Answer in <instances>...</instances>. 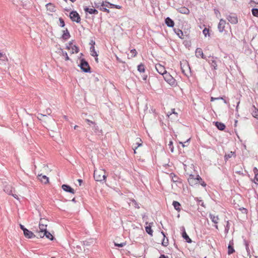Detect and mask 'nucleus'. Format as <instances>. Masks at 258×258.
<instances>
[{"instance_id": "3c124183", "label": "nucleus", "mask_w": 258, "mask_h": 258, "mask_svg": "<svg viewBox=\"0 0 258 258\" xmlns=\"http://www.w3.org/2000/svg\"><path fill=\"white\" fill-rule=\"evenodd\" d=\"M254 181L256 184H258V173L255 174Z\"/></svg>"}, {"instance_id": "4468645a", "label": "nucleus", "mask_w": 258, "mask_h": 258, "mask_svg": "<svg viewBox=\"0 0 258 258\" xmlns=\"http://www.w3.org/2000/svg\"><path fill=\"white\" fill-rule=\"evenodd\" d=\"M105 7L109 8H115L117 9H121L122 7L119 5L111 4L107 1H105Z\"/></svg>"}, {"instance_id": "bf43d9fd", "label": "nucleus", "mask_w": 258, "mask_h": 258, "mask_svg": "<svg viewBox=\"0 0 258 258\" xmlns=\"http://www.w3.org/2000/svg\"><path fill=\"white\" fill-rule=\"evenodd\" d=\"M147 79H148L147 75H144L142 76V79L144 81H146L147 80Z\"/></svg>"}, {"instance_id": "5fc2aeb1", "label": "nucleus", "mask_w": 258, "mask_h": 258, "mask_svg": "<svg viewBox=\"0 0 258 258\" xmlns=\"http://www.w3.org/2000/svg\"><path fill=\"white\" fill-rule=\"evenodd\" d=\"M195 180H196V183H198V182H199L200 180H202L201 177L199 175L197 176V177L195 179Z\"/></svg>"}, {"instance_id": "9d476101", "label": "nucleus", "mask_w": 258, "mask_h": 258, "mask_svg": "<svg viewBox=\"0 0 258 258\" xmlns=\"http://www.w3.org/2000/svg\"><path fill=\"white\" fill-rule=\"evenodd\" d=\"M196 56L198 58L201 57L203 59H207L206 57L204 55L203 50L201 48H197L196 50Z\"/></svg>"}, {"instance_id": "72a5a7b5", "label": "nucleus", "mask_w": 258, "mask_h": 258, "mask_svg": "<svg viewBox=\"0 0 258 258\" xmlns=\"http://www.w3.org/2000/svg\"><path fill=\"white\" fill-rule=\"evenodd\" d=\"M0 61H3L4 62L8 61L7 57L5 54L0 53Z\"/></svg>"}, {"instance_id": "58836bf2", "label": "nucleus", "mask_w": 258, "mask_h": 258, "mask_svg": "<svg viewBox=\"0 0 258 258\" xmlns=\"http://www.w3.org/2000/svg\"><path fill=\"white\" fill-rule=\"evenodd\" d=\"M168 148L170 149V151L171 152H173L174 151V147L173 145V142L172 141H170L168 145Z\"/></svg>"}, {"instance_id": "f257e3e1", "label": "nucleus", "mask_w": 258, "mask_h": 258, "mask_svg": "<svg viewBox=\"0 0 258 258\" xmlns=\"http://www.w3.org/2000/svg\"><path fill=\"white\" fill-rule=\"evenodd\" d=\"M79 67L81 68L82 71L85 73L91 72V68L88 62L84 58L80 59V63L79 64Z\"/></svg>"}, {"instance_id": "de8ad7c7", "label": "nucleus", "mask_w": 258, "mask_h": 258, "mask_svg": "<svg viewBox=\"0 0 258 258\" xmlns=\"http://www.w3.org/2000/svg\"><path fill=\"white\" fill-rule=\"evenodd\" d=\"M175 210H177V201H174L172 203Z\"/></svg>"}, {"instance_id": "aec40b11", "label": "nucleus", "mask_w": 258, "mask_h": 258, "mask_svg": "<svg viewBox=\"0 0 258 258\" xmlns=\"http://www.w3.org/2000/svg\"><path fill=\"white\" fill-rule=\"evenodd\" d=\"M165 80L171 85L173 86L175 84V80L169 75Z\"/></svg>"}, {"instance_id": "ea45409f", "label": "nucleus", "mask_w": 258, "mask_h": 258, "mask_svg": "<svg viewBox=\"0 0 258 258\" xmlns=\"http://www.w3.org/2000/svg\"><path fill=\"white\" fill-rule=\"evenodd\" d=\"M251 11L252 15L255 17H258V9H252Z\"/></svg>"}, {"instance_id": "1a4fd4ad", "label": "nucleus", "mask_w": 258, "mask_h": 258, "mask_svg": "<svg viewBox=\"0 0 258 258\" xmlns=\"http://www.w3.org/2000/svg\"><path fill=\"white\" fill-rule=\"evenodd\" d=\"M4 191L9 195H12L15 199H18V197L16 195L13 194V188L11 186H6Z\"/></svg>"}, {"instance_id": "423d86ee", "label": "nucleus", "mask_w": 258, "mask_h": 258, "mask_svg": "<svg viewBox=\"0 0 258 258\" xmlns=\"http://www.w3.org/2000/svg\"><path fill=\"white\" fill-rule=\"evenodd\" d=\"M227 19L231 24H235L238 23V19L234 14H230L227 16Z\"/></svg>"}, {"instance_id": "49530a36", "label": "nucleus", "mask_w": 258, "mask_h": 258, "mask_svg": "<svg viewBox=\"0 0 258 258\" xmlns=\"http://www.w3.org/2000/svg\"><path fill=\"white\" fill-rule=\"evenodd\" d=\"M183 43L186 47H189L190 44V42L186 40H184Z\"/></svg>"}, {"instance_id": "79ce46f5", "label": "nucleus", "mask_w": 258, "mask_h": 258, "mask_svg": "<svg viewBox=\"0 0 258 258\" xmlns=\"http://www.w3.org/2000/svg\"><path fill=\"white\" fill-rule=\"evenodd\" d=\"M59 23H60V25L59 26L61 27H64V26H65V23H64V20H63L62 18H59Z\"/></svg>"}, {"instance_id": "7c9ffc66", "label": "nucleus", "mask_w": 258, "mask_h": 258, "mask_svg": "<svg viewBox=\"0 0 258 258\" xmlns=\"http://www.w3.org/2000/svg\"><path fill=\"white\" fill-rule=\"evenodd\" d=\"M90 54L92 56L94 57H97L98 56V53L95 51V47L94 46H91L90 48Z\"/></svg>"}, {"instance_id": "bb28decb", "label": "nucleus", "mask_w": 258, "mask_h": 258, "mask_svg": "<svg viewBox=\"0 0 258 258\" xmlns=\"http://www.w3.org/2000/svg\"><path fill=\"white\" fill-rule=\"evenodd\" d=\"M215 125L219 130H221V131L224 130L225 128V124L224 123L220 122H218V121L216 122Z\"/></svg>"}, {"instance_id": "864d4df0", "label": "nucleus", "mask_w": 258, "mask_h": 258, "mask_svg": "<svg viewBox=\"0 0 258 258\" xmlns=\"http://www.w3.org/2000/svg\"><path fill=\"white\" fill-rule=\"evenodd\" d=\"M173 175L174 176V177H175V178H176V175H175L174 173H171V174H170V177L172 178L173 181L174 182L176 183V182L177 181V180H174V179H173ZM175 184H176V183H175Z\"/></svg>"}, {"instance_id": "e2e57ef3", "label": "nucleus", "mask_w": 258, "mask_h": 258, "mask_svg": "<svg viewBox=\"0 0 258 258\" xmlns=\"http://www.w3.org/2000/svg\"><path fill=\"white\" fill-rule=\"evenodd\" d=\"M20 228L21 229H22L23 232L25 230H26L27 228H26L24 225H22V224H20Z\"/></svg>"}, {"instance_id": "c03bdc74", "label": "nucleus", "mask_w": 258, "mask_h": 258, "mask_svg": "<svg viewBox=\"0 0 258 258\" xmlns=\"http://www.w3.org/2000/svg\"><path fill=\"white\" fill-rule=\"evenodd\" d=\"M114 245L116 246L119 247H123V246H125L126 245V243L125 242H122V243H115Z\"/></svg>"}, {"instance_id": "0eeeda50", "label": "nucleus", "mask_w": 258, "mask_h": 258, "mask_svg": "<svg viewBox=\"0 0 258 258\" xmlns=\"http://www.w3.org/2000/svg\"><path fill=\"white\" fill-rule=\"evenodd\" d=\"M180 230L181 231V235H182V237H183V238L185 240V241L188 243H190L192 242V240L189 237V236H188V235L187 234V233H186L185 232V229L184 228V227H181L180 228Z\"/></svg>"}, {"instance_id": "20e7f679", "label": "nucleus", "mask_w": 258, "mask_h": 258, "mask_svg": "<svg viewBox=\"0 0 258 258\" xmlns=\"http://www.w3.org/2000/svg\"><path fill=\"white\" fill-rule=\"evenodd\" d=\"M156 69L159 74L163 76L164 78L166 79L167 76H169V74L167 73L165 68L160 64L156 65Z\"/></svg>"}, {"instance_id": "7ed1b4c3", "label": "nucleus", "mask_w": 258, "mask_h": 258, "mask_svg": "<svg viewBox=\"0 0 258 258\" xmlns=\"http://www.w3.org/2000/svg\"><path fill=\"white\" fill-rule=\"evenodd\" d=\"M70 18L73 22H76L77 23L81 22V18L77 11H73L70 13Z\"/></svg>"}, {"instance_id": "f8f14e48", "label": "nucleus", "mask_w": 258, "mask_h": 258, "mask_svg": "<svg viewBox=\"0 0 258 258\" xmlns=\"http://www.w3.org/2000/svg\"><path fill=\"white\" fill-rule=\"evenodd\" d=\"M84 10L86 13H89L90 14L97 15L98 13V11L96 9L89 8L87 7H84Z\"/></svg>"}, {"instance_id": "cd10ccee", "label": "nucleus", "mask_w": 258, "mask_h": 258, "mask_svg": "<svg viewBox=\"0 0 258 258\" xmlns=\"http://www.w3.org/2000/svg\"><path fill=\"white\" fill-rule=\"evenodd\" d=\"M104 6L105 7V2H103L101 3V4L100 5V7L99 8V10L103 12H107V13H109L110 12L109 10L107 9L106 8L104 7Z\"/></svg>"}, {"instance_id": "5701e85b", "label": "nucleus", "mask_w": 258, "mask_h": 258, "mask_svg": "<svg viewBox=\"0 0 258 258\" xmlns=\"http://www.w3.org/2000/svg\"><path fill=\"white\" fill-rule=\"evenodd\" d=\"M41 221H42V219L40 220V221L39 222V228L40 232H43L47 230V229H46L47 225L43 224L41 223Z\"/></svg>"}, {"instance_id": "e433bc0d", "label": "nucleus", "mask_w": 258, "mask_h": 258, "mask_svg": "<svg viewBox=\"0 0 258 258\" xmlns=\"http://www.w3.org/2000/svg\"><path fill=\"white\" fill-rule=\"evenodd\" d=\"M189 140H190V138H188V139H187V140L185 142H178V143L180 144H181L182 146L183 147H186V146H187L188 145V142H189Z\"/></svg>"}, {"instance_id": "412c9836", "label": "nucleus", "mask_w": 258, "mask_h": 258, "mask_svg": "<svg viewBox=\"0 0 258 258\" xmlns=\"http://www.w3.org/2000/svg\"><path fill=\"white\" fill-rule=\"evenodd\" d=\"M46 9L48 11L51 12H54L55 11V6L52 3H48L45 5Z\"/></svg>"}, {"instance_id": "4be33fe9", "label": "nucleus", "mask_w": 258, "mask_h": 258, "mask_svg": "<svg viewBox=\"0 0 258 258\" xmlns=\"http://www.w3.org/2000/svg\"><path fill=\"white\" fill-rule=\"evenodd\" d=\"M209 217L212 221L215 224H217L218 223L219 219L218 216H215L214 215L210 214Z\"/></svg>"}, {"instance_id": "a211bd4d", "label": "nucleus", "mask_w": 258, "mask_h": 258, "mask_svg": "<svg viewBox=\"0 0 258 258\" xmlns=\"http://www.w3.org/2000/svg\"><path fill=\"white\" fill-rule=\"evenodd\" d=\"M61 37L64 40H67L71 37L70 32L68 29H66L65 30L63 31V34Z\"/></svg>"}, {"instance_id": "2f4dec72", "label": "nucleus", "mask_w": 258, "mask_h": 258, "mask_svg": "<svg viewBox=\"0 0 258 258\" xmlns=\"http://www.w3.org/2000/svg\"><path fill=\"white\" fill-rule=\"evenodd\" d=\"M178 12L181 14H187L189 12V11L185 7H181L178 9Z\"/></svg>"}, {"instance_id": "c85d7f7f", "label": "nucleus", "mask_w": 258, "mask_h": 258, "mask_svg": "<svg viewBox=\"0 0 258 258\" xmlns=\"http://www.w3.org/2000/svg\"><path fill=\"white\" fill-rule=\"evenodd\" d=\"M161 234H162V237H163V239H162V245L164 246H166L168 245V240L167 238H166V239L165 240V233L162 231L161 232Z\"/></svg>"}, {"instance_id": "09e8293b", "label": "nucleus", "mask_w": 258, "mask_h": 258, "mask_svg": "<svg viewBox=\"0 0 258 258\" xmlns=\"http://www.w3.org/2000/svg\"><path fill=\"white\" fill-rule=\"evenodd\" d=\"M203 33L204 35L206 36L208 34H209V30L207 28H205L203 31Z\"/></svg>"}, {"instance_id": "6ab92c4d", "label": "nucleus", "mask_w": 258, "mask_h": 258, "mask_svg": "<svg viewBox=\"0 0 258 258\" xmlns=\"http://www.w3.org/2000/svg\"><path fill=\"white\" fill-rule=\"evenodd\" d=\"M251 111L252 116L258 119V109L254 105L252 106Z\"/></svg>"}, {"instance_id": "a18cd8bd", "label": "nucleus", "mask_w": 258, "mask_h": 258, "mask_svg": "<svg viewBox=\"0 0 258 258\" xmlns=\"http://www.w3.org/2000/svg\"><path fill=\"white\" fill-rule=\"evenodd\" d=\"M62 55H63V56L65 57V60H69V59H70V58H69V56H68V53H67V52H66V51H62Z\"/></svg>"}, {"instance_id": "6e6552de", "label": "nucleus", "mask_w": 258, "mask_h": 258, "mask_svg": "<svg viewBox=\"0 0 258 258\" xmlns=\"http://www.w3.org/2000/svg\"><path fill=\"white\" fill-rule=\"evenodd\" d=\"M226 22V21L223 19H220L219 24L218 25V29L220 32H223L225 27Z\"/></svg>"}, {"instance_id": "4d7b16f0", "label": "nucleus", "mask_w": 258, "mask_h": 258, "mask_svg": "<svg viewBox=\"0 0 258 258\" xmlns=\"http://www.w3.org/2000/svg\"><path fill=\"white\" fill-rule=\"evenodd\" d=\"M197 201L198 202L199 204L201 205L203 207H205L204 204V202H203V201L202 200H199L197 199Z\"/></svg>"}, {"instance_id": "473e14b6", "label": "nucleus", "mask_w": 258, "mask_h": 258, "mask_svg": "<svg viewBox=\"0 0 258 258\" xmlns=\"http://www.w3.org/2000/svg\"><path fill=\"white\" fill-rule=\"evenodd\" d=\"M138 71L140 73H144L145 71V65L142 63L138 65Z\"/></svg>"}, {"instance_id": "13d9d810", "label": "nucleus", "mask_w": 258, "mask_h": 258, "mask_svg": "<svg viewBox=\"0 0 258 258\" xmlns=\"http://www.w3.org/2000/svg\"><path fill=\"white\" fill-rule=\"evenodd\" d=\"M72 44L73 43L72 42H70V43H69V45H67L66 46V49H70L71 48H72V47L73 46H72Z\"/></svg>"}, {"instance_id": "dca6fc26", "label": "nucleus", "mask_w": 258, "mask_h": 258, "mask_svg": "<svg viewBox=\"0 0 258 258\" xmlns=\"http://www.w3.org/2000/svg\"><path fill=\"white\" fill-rule=\"evenodd\" d=\"M93 130L94 131V132L97 135L99 136L102 135V130L100 129L99 126L96 125V124L95 123V124H93Z\"/></svg>"}, {"instance_id": "69168bd1", "label": "nucleus", "mask_w": 258, "mask_h": 258, "mask_svg": "<svg viewBox=\"0 0 258 258\" xmlns=\"http://www.w3.org/2000/svg\"><path fill=\"white\" fill-rule=\"evenodd\" d=\"M90 44L91 45V46H94L95 44V41L93 40H91L90 41Z\"/></svg>"}, {"instance_id": "ddd939ff", "label": "nucleus", "mask_w": 258, "mask_h": 258, "mask_svg": "<svg viewBox=\"0 0 258 258\" xmlns=\"http://www.w3.org/2000/svg\"><path fill=\"white\" fill-rule=\"evenodd\" d=\"M23 233L25 237L27 238H32L35 237V235L34 234V233L27 229L25 230Z\"/></svg>"}, {"instance_id": "f3484780", "label": "nucleus", "mask_w": 258, "mask_h": 258, "mask_svg": "<svg viewBox=\"0 0 258 258\" xmlns=\"http://www.w3.org/2000/svg\"><path fill=\"white\" fill-rule=\"evenodd\" d=\"M165 22L166 25L169 27H173L174 25V21L169 17H167L165 19Z\"/></svg>"}, {"instance_id": "393cba45", "label": "nucleus", "mask_w": 258, "mask_h": 258, "mask_svg": "<svg viewBox=\"0 0 258 258\" xmlns=\"http://www.w3.org/2000/svg\"><path fill=\"white\" fill-rule=\"evenodd\" d=\"M43 236H45L46 238L51 240H53L54 239V237L52 235V234L47 230H46L44 232H43Z\"/></svg>"}, {"instance_id": "9b49d317", "label": "nucleus", "mask_w": 258, "mask_h": 258, "mask_svg": "<svg viewBox=\"0 0 258 258\" xmlns=\"http://www.w3.org/2000/svg\"><path fill=\"white\" fill-rule=\"evenodd\" d=\"M61 187L63 190L71 194H74L75 190L68 184H62Z\"/></svg>"}, {"instance_id": "680f3d73", "label": "nucleus", "mask_w": 258, "mask_h": 258, "mask_svg": "<svg viewBox=\"0 0 258 258\" xmlns=\"http://www.w3.org/2000/svg\"><path fill=\"white\" fill-rule=\"evenodd\" d=\"M253 171L255 174L258 173V169L256 167H254L253 169Z\"/></svg>"}, {"instance_id": "a878e982", "label": "nucleus", "mask_w": 258, "mask_h": 258, "mask_svg": "<svg viewBox=\"0 0 258 258\" xmlns=\"http://www.w3.org/2000/svg\"><path fill=\"white\" fill-rule=\"evenodd\" d=\"M235 153L234 152H230L227 154H226L224 156V159L225 161H227L229 158H231L232 156H235Z\"/></svg>"}, {"instance_id": "37998d69", "label": "nucleus", "mask_w": 258, "mask_h": 258, "mask_svg": "<svg viewBox=\"0 0 258 258\" xmlns=\"http://www.w3.org/2000/svg\"><path fill=\"white\" fill-rule=\"evenodd\" d=\"M131 201L133 203L134 206V207L136 208H137V209H139L140 208V206H139L138 203L137 202V201L133 199V200H131Z\"/></svg>"}, {"instance_id": "c756f323", "label": "nucleus", "mask_w": 258, "mask_h": 258, "mask_svg": "<svg viewBox=\"0 0 258 258\" xmlns=\"http://www.w3.org/2000/svg\"><path fill=\"white\" fill-rule=\"evenodd\" d=\"M153 224V223H151L148 226H147L146 227H145V230H146V232L151 236L153 235V231L151 228V226L150 225V224Z\"/></svg>"}, {"instance_id": "c9c22d12", "label": "nucleus", "mask_w": 258, "mask_h": 258, "mask_svg": "<svg viewBox=\"0 0 258 258\" xmlns=\"http://www.w3.org/2000/svg\"><path fill=\"white\" fill-rule=\"evenodd\" d=\"M178 37L182 39H184L187 37V35H184L182 31L178 30Z\"/></svg>"}, {"instance_id": "39448f33", "label": "nucleus", "mask_w": 258, "mask_h": 258, "mask_svg": "<svg viewBox=\"0 0 258 258\" xmlns=\"http://www.w3.org/2000/svg\"><path fill=\"white\" fill-rule=\"evenodd\" d=\"M217 58L214 56H210L209 59H207L209 63L210 64L211 67L213 68L214 70L217 69Z\"/></svg>"}, {"instance_id": "b1692460", "label": "nucleus", "mask_w": 258, "mask_h": 258, "mask_svg": "<svg viewBox=\"0 0 258 258\" xmlns=\"http://www.w3.org/2000/svg\"><path fill=\"white\" fill-rule=\"evenodd\" d=\"M180 66H181V70L183 73L185 74V69H184V67H185V69H189V67L188 65L187 64L186 61H183L180 62Z\"/></svg>"}, {"instance_id": "6e6d98bb", "label": "nucleus", "mask_w": 258, "mask_h": 258, "mask_svg": "<svg viewBox=\"0 0 258 258\" xmlns=\"http://www.w3.org/2000/svg\"><path fill=\"white\" fill-rule=\"evenodd\" d=\"M43 232H41L40 231L38 232V235L37 236V237H40V238H43L44 237L43 236Z\"/></svg>"}, {"instance_id": "0e129e2a", "label": "nucleus", "mask_w": 258, "mask_h": 258, "mask_svg": "<svg viewBox=\"0 0 258 258\" xmlns=\"http://www.w3.org/2000/svg\"><path fill=\"white\" fill-rule=\"evenodd\" d=\"M194 175H192L191 174H190V178L188 179V181H189V183H190L191 180L194 179Z\"/></svg>"}, {"instance_id": "603ef678", "label": "nucleus", "mask_w": 258, "mask_h": 258, "mask_svg": "<svg viewBox=\"0 0 258 258\" xmlns=\"http://www.w3.org/2000/svg\"><path fill=\"white\" fill-rule=\"evenodd\" d=\"M86 121L88 123V124L90 125L91 124H95V122L94 121H92L88 119H86Z\"/></svg>"}, {"instance_id": "338daca9", "label": "nucleus", "mask_w": 258, "mask_h": 258, "mask_svg": "<svg viewBox=\"0 0 258 258\" xmlns=\"http://www.w3.org/2000/svg\"><path fill=\"white\" fill-rule=\"evenodd\" d=\"M182 165L183 166L185 172H186L187 174H189V173L187 171V169H186L187 166H186V165L184 164V163H182Z\"/></svg>"}, {"instance_id": "8fccbe9b", "label": "nucleus", "mask_w": 258, "mask_h": 258, "mask_svg": "<svg viewBox=\"0 0 258 258\" xmlns=\"http://www.w3.org/2000/svg\"><path fill=\"white\" fill-rule=\"evenodd\" d=\"M176 114L177 113L175 112V109L174 108V109H172L171 110V112L169 113V112L167 114V115L168 116H169L170 115H171L172 114Z\"/></svg>"}, {"instance_id": "2eb2a0df", "label": "nucleus", "mask_w": 258, "mask_h": 258, "mask_svg": "<svg viewBox=\"0 0 258 258\" xmlns=\"http://www.w3.org/2000/svg\"><path fill=\"white\" fill-rule=\"evenodd\" d=\"M38 179L41 181V182L46 184L49 182V178L46 175H42L41 174L38 175Z\"/></svg>"}, {"instance_id": "4c0bfd02", "label": "nucleus", "mask_w": 258, "mask_h": 258, "mask_svg": "<svg viewBox=\"0 0 258 258\" xmlns=\"http://www.w3.org/2000/svg\"><path fill=\"white\" fill-rule=\"evenodd\" d=\"M72 49L73 50L72 53L75 52L76 53H77L79 51V48L78 46H77L76 45L73 46L72 47Z\"/></svg>"}, {"instance_id": "a19ab883", "label": "nucleus", "mask_w": 258, "mask_h": 258, "mask_svg": "<svg viewBox=\"0 0 258 258\" xmlns=\"http://www.w3.org/2000/svg\"><path fill=\"white\" fill-rule=\"evenodd\" d=\"M131 53H132L131 57H134L137 54V51L135 49H132L131 50Z\"/></svg>"}, {"instance_id": "052dcab7", "label": "nucleus", "mask_w": 258, "mask_h": 258, "mask_svg": "<svg viewBox=\"0 0 258 258\" xmlns=\"http://www.w3.org/2000/svg\"><path fill=\"white\" fill-rule=\"evenodd\" d=\"M94 5L96 8L99 9V8L100 7V5L99 3H94Z\"/></svg>"}, {"instance_id": "774afa93", "label": "nucleus", "mask_w": 258, "mask_h": 258, "mask_svg": "<svg viewBox=\"0 0 258 258\" xmlns=\"http://www.w3.org/2000/svg\"><path fill=\"white\" fill-rule=\"evenodd\" d=\"M159 258H168V257L164 254H161Z\"/></svg>"}, {"instance_id": "f03ea898", "label": "nucleus", "mask_w": 258, "mask_h": 258, "mask_svg": "<svg viewBox=\"0 0 258 258\" xmlns=\"http://www.w3.org/2000/svg\"><path fill=\"white\" fill-rule=\"evenodd\" d=\"M94 178L96 181L101 182L105 180L106 176L104 174V171L103 170H95L94 172Z\"/></svg>"}, {"instance_id": "f704fd0d", "label": "nucleus", "mask_w": 258, "mask_h": 258, "mask_svg": "<svg viewBox=\"0 0 258 258\" xmlns=\"http://www.w3.org/2000/svg\"><path fill=\"white\" fill-rule=\"evenodd\" d=\"M228 254H231L233 253L234 252V249L232 245H231L230 244H229L228 247Z\"/></svg>"}]
</instances>
